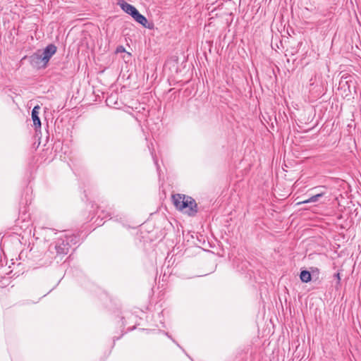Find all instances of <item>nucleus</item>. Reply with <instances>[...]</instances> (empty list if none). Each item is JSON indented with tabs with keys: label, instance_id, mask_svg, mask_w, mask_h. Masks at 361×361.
Returning a JSON list of instances; mask_svg holds the SVG:
<instances>
[{
	"label": "nucleus",
	"instance_id": "8",
	"mask_svg": "<svg viewBox=\"0 0 361 361\" xmlns=\"http://www.w3.org/2000/svg\"><path fill=\"white\" fill-rule=\"evenodd\" d=\"M118 5L121 6L123 11H124L126 13L132 16L133 13L136 10V8L133 6V5L127 3L124 0H121L118 2Z\"/></svg>",
	"mask_w": 361,
	"mask_h": 361
},
{
	"label": "nucleus",
	"instance_id": "4",
	"mask_svg": "<svg viewBox=\"0 0 361 361\" xmlns=\"http://www.w3.org/2000/svg\"><path fill=\"white\" fill-rule=\"evenodd\" d=\"M56 47L53 44H50L47 45L44 50L41 51V54L42 55V59L44 60V66H47L48 62L51 56L56 52Z\"/></svg>",
	"mask_w": 361,
	"mask_h": 361
},
{
	"label": "nucleus",
	"instance_id": "9",
	"mask_svg": "<svg viewBox=\"0 0 361 361\" xmlns=\"http://www.w3.org/2000/svg\"><path fill=\"white\" fill-rule=\"evenodd\" d=\"M323 189L324 190L313 195L309 199L302 201L301 203L306 204L317 202L319 200V198L322 197L326 193L325 188H323Z\"/></svg>",
	"mask_w": 361,
	"mask_h": 361
},
{
	"label": "nucleus",
	"instance_id": "7",
	"mask_svg": "<svg viewBox=\"0 0 361 361\" xmlns=\"http://www.w3.org/2000/svg\"><path fill=\"white\" fill-rule=\"evenodd\" d=\"M131 16L136 22L141 24L145 27L149 28V25H147L148 22L147 18L143 15L140 14L137 8Z\"/></svg>",
	"mask_w": 361,
	"mask_h": 361
},
{
	"label": "nucleus",
	"instance_id": "10",
	"mask_svg": "<svg viewBox=\"0 0 361 361\" xmlns=\"http://www.w3.org/2000/svg\"><path fill=\"white\" fill-rule=\"evenodd\" d=\"M300 280L304 283L311 281V274L307 270L302 271L300 275Z\"/></svg>",
	"mask_w": 361,
	"mask_h": 361
},
{
	"label": "nucleus",
	"instance_id": "11",
	"mask_svg": "<svg viewBox=\"0 0 361 361\" xmlns=\"http://www.w3.org/2000/svg\"><path fill=\"white\" fill-rule=\"evenodd\" d=\"M334 276L338 279V281L341 280L339 273L336 274Z\"/></svg>",
	"mask_w": 361,
	"mask_h": 361
},
{
	"label": "nucleus",
	"instance_id": "5",
	"mask_svg": "<svg viewBox=\"0 0 361 361\" xmlns=\"http://www.w3.org/2000/svg\"><path fill=\"white\" fill-rule=\"evenodd\" d=\"M42 58L41 50H38L30 56V62L37 67L45 68L47 66H44V60Z\"/></svg>",
	"mask_w": 361,
	"mask_h": 361
},
{
	"label": "nucleus",
	"instance_id": "1",
	"mask_svg": "<svg viewBox=\"0 0 361 361\" xmlns=\"http://www.w3.org/2000/svg\"><path fill=\"white\" fill-rule=\"evenodd\" d=\"M173 202L176 208L189 216H193L197 212V204L191 197L182 194L172 195Z\"/></svg>",
	"mask_w": 361,
	"mask_h": 361
},
{
	"label": "nucleus",
	"instance_id": "6",
	"mask_svg": "<svg viewBox=\"0 0 361 361\" xmlns=\"http://www.w3.org/2000/svg\"><path fill=\"white\" fill-rule=\"evenodd\" d=\"M39 106L37 105L32 110V119L36 130L41 128V121L39 117Z\"/></svg>",
	"mask_w": 361,
	"mask_h": 361
},
{
	"label": "nucleus",
	"instance_id": "2",
	"mask_svg": "<svg viewBox=\"0 0 361 361\" xmlns=\"http://www.w3.org/2000/svg\"><path fill=\"white\" fill-rule=\"evenodd\" d=\"M339 86L341 90L348 92L346 96L351 94L352 91L355 92V82L351 75L343 76L339 82Z\"/></svg>",
	"mask_w": 361,
	"mask_h": 361
},
{
	"label": "nucleus",
	"instance_id": "3",
	"mask_svg": "<svg viewBox=\"0 0 361 361\" xmlns=\"http://www.w3.org/2000/svg\"><path fill=\"white\" fill-rule=\"evenodd\" d=\"M70 245L67 240L59 239L56 242L55 250L57 255L63 257L69 252Z\"/></svg>",
	"mask_w": 361,
	"mask_h": 361
}]
</instances>
